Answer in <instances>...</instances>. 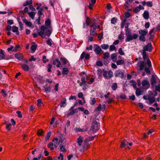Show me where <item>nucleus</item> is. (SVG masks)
I'll list each match as a JSON object with an SVG mask.
<instances>
[{
	"label": "nucleus",
	"instance_id": "1",
	"mask_svg": "<svg viewBox=\"0 0 160 160\" xmlns=\"http://www.w3.org/2000/svg\"><path fill=\"white\" fill-rule=\"evenodd\" d=\"M152 47L151 43H148L146 46L143 47V51L142 53L143 59L145 61H146V60H147V64L149 67L151 66V63L150 60L149 59L146 54V51H147L149 52H151L152 51Z\"/></svg>",
	"mask_w": 160,
	"mask_h": 160
},
{
	"label": "nucleus",
	"instance_id": "2",
	"mask_svg": "<svg viewBox=\"0 0 160 160\" xmlns=\"http://www.w3.org/2000/svg\"><path fill=\"white\" fill-rule=\"evenodd\" d=\"M83 138L81 136H79V137L77 139V142L79 146V147L78 148L79 149L82 151L84 150V149H87L88 147V143L86 141H84L83 142V145L82 148H81L82 144L83 142Z\"/></svg>",
	"mask_w": 160,
	"mask_h": 160
},
{
	"label": "nucleus",
	"instance_id": "3",
	"mask_svg": "<svg viewBox=\"0 0 160 160\" xmlns=\"http://www.w3.org/2000/svg\"><path fill=\"white\" fill-rule=\"evenodd\" d=\"M152 67H149L147 62V60L144 61V60L143 61H142L141 62L140 66V70H142L144 68V70L145 72L148 74H150V72L149 70V68Z\"/></svg>",
	"mask_w": 160,
	"mask_h": 160
},
{
	"label": "nucleus",
	"instance_id": "4",
	"mask_svg": "<svg viewBox=\"0 0 160 160\" xmlns=\"http://www.w3.org/2000/svg\"><path fill=\"white\" fill-rule=\"evenodd\" d=\"M99 127L98 120L94 119L92 122L90 130L92 132L97 131L99 129Z\"/></svg>",
	"mask_w": 160,
	"mask_h": 160
},
{
	"label": "nucleus",
	"instance_id": "5",
	"mask_svg": "<svg viewBox=\"0 0 160 160\" xmlns=\"http://www.w3.org/2000/svg\"><path fill=\"white\" fill-rule=\"evenodd\" d=\"M126 35L127 36V38L126 39V42H129L133 39H136L138 36V35L135 33H134L132 35L131 32L129 31L126 32Z\"/></svg>",
	"mask_w": 160,
	"mask_h": 160
},
{
	"label": "nucleus",
	"instance_id": "6",
	"mask_svg": "<svg viewBox=\"0 0 160 160\" xmlns=\"http://www.w3.org/2000/svg\"><path fill=\"white\" fill-rule=\"evenodd\" d=\"M81 82L79 83L80 86L82 87L83 90H85L88 88V85L87 82L85 81V78L83 77L81 78Z\"/></svg>",
	"mask_w": 160,
	"mask_h": 160
},
{
	"label": "nucleus",
	"instance_id": "7",
	"mask_svg": "<svg viewBox=\"0 0 160 160\" xmlns=\"http://www.w3.org/2000/svg\"><path fill=\"white\" fill-rule=\"evenodd\" d=\"M63 141V140L62 138H60L59 139L58 138H54L52 141L53 144V147L56 148L58 147L59 144L62 143Z\"/></svg>",
	"mask_w": 160,
	"mask_h": 160
},
{
	"label": "nucleus",
	"instance_id": "8",
	"mask_svg": "<svg viewBox=\"0 0 160 160\" xmlns=\"http://www.w3.org/2000/svg\"><path fill=\"white\" fill-rule=\"evenodd\" d=\"M142 84L143 89H148L149 87V82L147 80H144L142 81Z\"/></svg>",
	"mask_w": 160,
	"mask_h": 160
},
{
	"label": "nucleus",
	"instance_id": "9",
	"mask_svg": "<svg viewBox=\"0 0 160 160\" xmlns=\"http://www.w3.org/2000/svg\"><path fill=\"white\" fill-rule=\"evenodd\" d=\"M115 76L116 77H119L121 78L124 77L123 72L119 70L116 71L115 73Z\"/></svg>",
	"mask_w": 160,
	"mask_h": 160
},
{
	"label": "nucleus",
	"instance_id": "10",
	"mask_svg": "<svg viewBox=\"0 0 160 160\" xmlns=\"http://www.w3.org/2000/svg\"><path fill=\"white\" fill-rule=\"evenodd\" d=\"M129 143L128 142L127 140H124L122 142L120 147L121 148H123L127 146L128 149H130V147L128 146Z\"/></svg>",
	"mask_w": 160,
	"mask_h": 160
},
{
	"label": "nucleus",
	"instance_id": "11",
	"mask_svg": "<svg viewBox=\"0 0 160 160\" xmlns=\"http://www.w3.org/2000/svg\"><path fill=\"white\" fill-rule=\"evenodd\" d=\"M46 29L47 28L45 26H42L40 28V31L38 32V35L42 37L44 35Z\"/></svg>",
	"mask_w": 160,
	"mask_h": 160
},
{
	"label": "nucleus",
	"instance_id": "12",
	"mask_svg": "<svg viewBox=\"0 0 160 160\" xmlns=\"http://www.w3.org/2000/svg\"><path fill=\"white\" fill-rule=\"evenodd\" d=\"M90 54L88 53H86L84 52H82L80 56V58L82 59L84 58L86 59H88L90 57Z\"/></svg>",
	"mask_w": 160,
	"mask_h": 160
},
{
	"label": "nucleus",
	"instance_id": "13",
	"mask_svg": "<svg viewBox=\"0 0 160 160\" xmlns=\"http://www.w3.org/2000/svg\"><path fill=\"white\" fill-rule=\"evenodd\" d=\"M94 51L97 55H99L102 51V50L99 46L96 45Z\"/></svg>",
	"mask_w": 160,
	"mask_h": 160
},
{
	"label": "nucleus",
	"instance_id": "14",
	"mask_svg": "<svg viewBox=\"0 0 160 160\" xmlns=\"http://www.w3.org/2000/svg\"><path fill=\"white\" fill-rule=\"evenodd\" d=\"M144 8L141 5H139L134 9V12L136 13L139 12L140 10L143 9Z\"/></svg>",
	"mask_w": 160,
	"mask_h": 160
},
{
	"label": "nucleus",
	"instance_id": "15",
	"mask_svg": "<svg viewBox=\"0 0 160 160\" xmlns=\"http://www.w3.org/2000/svg\"><path fill=\"white\" fill-rule=\"evenodd\" d=\"M148 33V31L147 30H140L139 31V33L140 35L145 36Z\"/></svg>",
	"mask_w": 160,
	"mask_h": 160
},
{
	"label": "nucleus",
	"instance_id": "16",
	"mask_svg": "<svg viewBox=\"0 0 160 160\" xmlns=\"http://www.w3.org/2000/svg\"><path fill=\"white\" fill-rule=\"evenodd\" d=\"M21 67L22 69L25 71H27L29 70V67L25 63L22 64Z\"/></svg>",
	"mask_w": 160,
	"mask_h": 160
},
{
	"label": "nucleus",
	"instance_id": "17",
	"mask_svg": "<svg viewBox=\"0 0 160 160\" xmlns=\"http://www.w3.org/2000/svg\"><path fill=\"white\" fill-rule=\"evenodd\" d=\"M15 57L17 59L19 60H21L22 59V55L20 53H18L15 54Z\"/></svg>",
	"mask_w": 160,
	"mask_h": 160
},
{
	"label": "nucleus",
	"instance_id": "18",
	"mask_svg": "<svg viewBox=\"0 0 160 160\" xmlns=\"http://www.w3.org/2000/svg\"><path fill=\"white\" fill-rule=\"evenodd\" d=\"M12 31L13 32H16L17 35H19V33L18 31V28L16 26H12Z\"/></svg>",
	"mask_w": 160,
	"mask_h": 160
},
{
	"label": "nucleus",
	"instance_id": "19",
	"mask_svg": "<svg viewBox=\"0 0 160 160\" xmlns=\"http://www.w3.org/2000/svg\"><path fill=\"white\" fill-rule=\"evenodd\" d=\"M156 78L154 76H152L151 80V84L152 86H154L156 84Z\"/></svg>",
	"mask_w": 160,
	"mask_h": 160
},
{
	"label": "nucleus",
	"instance_id": "20",
	"mask_svg": "<svg viewBox=\"0 0 160 160\" xmlns=\"http://www.w3.org/2000/svg\"><path fill=\"white\" fill-rule=\"evenodd\" d=\"M149 12L147 11H145L143 14V16L145 19H147L149 18Z\"/></svg>",
	"mask_w": 160,
	"mask_h": 160
},
{
	"label": "nucleus",
	"instance_id": "21",
	"mask_svg": "<svg viewBox=\"0 0 160 160\" xmlns=\"http://www.w3.org/2000/svg\"><path fill=\"white\" fill-rule=\"evenodd\" d=\"M76 131L79 132H84L87 131L88 130V128L86 127L85 128H76L75 129Z\"/></svg>",
	"mask_w": 160,
	"mask_h": 160
},
{
	"label": "nucleus",
	"instance_id": "22",
	"mask_svg": "<svg viewBox=\"0 0 160 160\" xmlns=\"http://www.w3.org/2000/svg\"><path fill=\"white\" fill-rule=\"evenodd\" d=\"M78 112V110L77 108L72 110L68 114V116H70L72 115L75 113Z\"/></svg>",
	"mask_w": 160,
	"mask_h": 160
},
{
	"label": "nucleus",
	"instance_id": "23",
	"mask_svg": "<svg viewBox=\"0 0 160 160\" xmlns=\"http://www.w3.org/2000/svg\"><path fill=\"white\" fill-rule=\"evenodd\" d=\"M44 90L47 93L49 92H50L51 89L50 88L48 87L47 85H45L43 87Z\"/></svg>",
	"mask_w": 160,
	"mask_h": 160
},
{
	"label": "nucleus",
	"instance_id": "24",
	"mask_svg": "<svg viewBox=\"0 0 160 160\" xmlns=\"http://www.w3.org/2000/svg\"><path fill=\"white\" fill-rule=\"evenodd\" d=\"M69 70L67 68H63L62 71V74L63 75L67 74Z\"/></svg>",
	"mask_w": 160,
	"mask_h": 160
},
{
	"label": "nucleus",
	"instance_id": "25",
	"mask_svg": "<svg viewBox=\"0 0 160 160\" xmlns=\"http://www.w3.org/2000/svg\"><path fill=\"white\" fill-rule=\"evenodd\" d=\"M50 23L51 22L49 19L46 20L45 22V25L46 26V28H49L50 26Z\"/></svg>",
	"mask_w": 160,
	"mask_h": 160
},
{
	"label": "nucleus",
	"instance_id": "26",
	"mask_svg": "<svg viewBox=\"0 0 160 160\" xmlns=\"http://www.w3.org/2000/svg\"><path fill=\"white\" fill-rule=\"evenodd\" d=\"M124 63V60L123 59H122L118 60L116 62V64L117 65H120Z\"/></svg>",
	"mask_w": 160,
	"mask_h": 160
},
{
	"label": "nucleus",
	"instance_id": "27",
	"mask_svg": "<svg viewBox=\"0 0 160 160\" xmlns=\"http://www.w3.org/2000/svg\"><path fill=\"white\" fill-rule=\"evenodd\" d=\"M28 14L29 16L32 19H34L35 14V12H28Z\"/></svg>",
	"mask_w": 160,
	"mask_h": 160
},
{
	"label": "nucleus",
	"instance_id": "28",
	"mask_svg": "<svg viewBox=\"0 0 160 160\" xmlns=\"http://www.w3.org/2000/svg\"><path fill=\"white\" fill-rule=\"evenodd\" d=\"M155 133V131L153 129H149L148 132V135H150V136H152V135L154 134Z\"/></svg>",
	"mask_w": 160,
	"mask_h": 160
},
{
	"label": "nucleus",
	"instance_id": "29",
	"mask_svg": "<svg viewBox=\"0 0 160 160\" xmlns=\"http://www.w3.org/2000/svg\"><path fill=\"white\" fill-rule=\"evenodd\" d=\"M66 101V99L64 98L63 100L61 102L60 105L61 107H64L65 105Z\"/></svg>",
	"mask_w": 160,
	"mask_h": 160
},
{
	"label": "nucleus",
	"instance_id": "30",
	"mask_svg": "<svg viewBox=\"0 0 160 160\" xmlns=\"http://www.w3.org/2000/svg\"><path fill=\"white\" fill-rule=\"evenodd\" d=\"M117 56L116 54L113 53L111 55V58L113 60V61L115 62L117 60Z\"/></svg>",
	"mask_w": 160,
	"mask_h": 160
},
{
	"label": "nucleus",
	"instance_id": "31",
	"mask_svg": "<svg viewBox=\"0 0 160 160\" xmlns=\"http://www.w3.org/2000/svg\"><path fill=\"white\" fill-rule=\"evenodd\" d=\"M53 146V144L52 142H50L48 145V147L50 148L51 150H53L54 149Z\"/></svg>",
	"mask_w": 160,
	"mask_h": 160
},
{
	"label": "nucleus",
	"instance_id": "32",
	"mask_svg": "<svg viewBox=\"0 0 160 160\" xmlns=\"http://www.w3.org/2000/svg\"><path fill=\"white\" fill-rule=\"evenodd\" d=\"M32 0H28L25 2L23 3V5L24 6H25L32 3Z\"/></svg>",
	"mask_w": 160,
	"mask_h": 160
},
{
	"label": "nucleus",
	"instance_id": "33",
	"mask_svg": "<svg viewBox=\"0 0 160 160\" xmlns=\"http://www.w3.org/2000/svg\"><path fill=\"white\" fill-rule=\"evenodd\" d=\"M149 102V103L150 104L154 102L155 101V99L154 97L150 98L149 97L148 100Z\"/></svg>",
	"mask_w": 160,
	"mask_h": 160
},
{
	"label": "nucleus",
	"instance_id": "34",
	"mask_svg": "<svg viewBox=\"0 0 160 160\" xmlns=\"http://www.w3.org/2000/svg\"><path fill=\"white\" fill-rule=\"evenodd\" d=\"M142 91L140 88H137L136 92V94L137 96H138L141 94Z\"/></svg>",
	"mask_w": 160,
	"mask_h": 160
},
{
	"label": "nucleus",
	"instance_id": "35",
	"mask_svg": "<svg viewBox=\"0 0 160 160\" xmlns=\"http://www.w3.org/2000/svg\"><path fill=\"white\" fill-rule=\"evenodd\" d=\"M109 45L107 44H103L101 45V47L102 49H107L109 48Z\"/></svg>",
	"mask_w": 160,
	"mask_h": 160
},
{
	"label": "nucleus",
	"instance_id": "36",
	"mask_svg": "<svg viewBox=\"0 0 160 160\" xmlns=\"http://www.w3.org/2000/svg\"><path fill=\"white\" fill-rule=\"evenodd\" d=\"M5 124L6 125V128L8 130H10L11 129V124L10 123H8L7 122L5 121Z\"/></svg>",
	"mask_w": 160,
	"mask_h": 160
},
{
	"label": "nucleus",
	"instance_id": "37",
	"mask_svg": "<svg viewBox=\"0 0 160 160\" xmlns=\"http://www.w3.org/2000/svg\"><path fill=\"white\" fill-rule=\"evenodd\" d=\"M51 132H48V133L46 136L45 139H46V141H47L49 140V138H50L51 136Z\"/></svg>",
	"mask_w": 160,
	"mask_h": 160
},
{
	"label": "nucleus",
	"instance_id": "38",
	"mask_svg": "<svg viewBox=\"0 0 160 160\" xmlns=\"http://www.w3.org/2000/svg\"><path fill=\"white\" fill-rule=\"evenodd\" d=\"M60 60L64 64H66L68 62L67 60L64 58H61Z\"/></svg>",
	"mask_w": 160,
	"mask_h": 160
},
{
	"label": "nucleus",
	"instance_id": "39",
	"mask_svg": "<svg viewBox=\"0 0 160 160\" xmlns=\"http://www.w3.org/2000/svg\"><path fill=\"white\" fill-rule=\"evenodd\" d=\"M24 22L28 26L31 27L32 25V24L30 22H28L26 19L23 20Z\"/></svg>",
	"mask_w": 160,
	"mask_h": 160
},
{
	"label": "nucleus",
	"instance_id": "40",
	"mask_svg": "<svg viewBox=\"0 0 160 160\" xmlns=\"http://www.w3.org/2000/svg\"><path fill=\"white\" fill-rule=\"evenodd\" d=\"M47 42L49 46H51L53 42L51 39L48 38L47 41Z\"/></svg>",
	"mask_w": 160,
	"mask_h": 160
},
{
	"label": "nucleus",
	"instance_id": "41",
	"mask_svg": "<svg viewBox=\"0 0 160 160\" xmlns=\"http://www.w3.org/2000/svg\"><path fill=\"white\" fill-rule=\"evenodd\" d=\"M5 57V55L3 52L2 50H1L0 51V59H2Z\"/></svg>",
	"mask_w": 160,
	"mask_h": 160
},
{
	"label": "nucleus",
	"instance_id": "42",
	"mask_svg": "<svg viewBox=\"0 0 160 160\" xmlns=\"http://www.w3.org/2000/svg\"><path fill=\"white\" fill-rule=\"evenodd\" d=\"M43 9L42 8H40V9L38 11V15L39 17H40L42 14V11H43Z\"/></svg>",
	"mask_w": 160,
	"mask_h": 160
},
{
	"label": "nucleus",
	"instance_id": "43",
	"mask_svg": "<svg viewBox=\"0 0 160 160\" xmlns=\"http://www.w3.org/2000/svg\"><path fill=\"white\" fill-rule=\"evenodd\" d=\"M117 18H113L111 19V22L112 24H115L117 21Z\"/></svg>",
	"mask_w": 160,
	"mask_h": 160
},
{
	"label": "nucleus",
	"instance_id": "44",
	"mask_svg": "<svg viewBox=\"0 0 160 160\" xmlns=\"http://www.w3.org/2000/svg\"><path fill=\"white\" fill-rule=\"evenodd\" d=\"M45 32L46 34L48 36H50L51 33V31L50 30L48 29L47 28V29L45 31Z\"/></svg>",
	"mask_w": 160,
	"mask_h": 160
},
{
	"label": "nucleus",
	"instance_id": "45",
	"mask_svg": "<svg viewBox=\"0 0 160 160\" xmlns=\"http://www.w3.org/2000/svg\"><path fill=\"white\" fill-rule=\"evenodd\" d=\"M78 97L79 98H81L83 100L84 99V98L83 97V94L82 92H79L78 94Z\"/></svg>",
	"mask_w": 160,
	"mask_h": 160
},
{
	"label": "nucleus",
	"instance_id": "46",
	"mask_svg": "<svg viewBox=\"0 0 160 160\" xmlns=\"http://www.w3.org/2000/svg\"><path fill=\"white\" fill-rule=\"evenodd\" d=\"M139 39L140 40L144 42L146 40L145 37L144 36L140 35L139 37Z\"/></svg>",
	"mask_w": 160,
	"mask_h": 160
},
{
	"label": "nucleus",
	"instance_id": "47",
	"mask_svg": "<svg viewBox=\"0 0 160 160\" xmlns=\"http://www.w3.org/2000/svg\"><path fill=\"white\" fill-rule=\"evenodd\" d=\"M57 62L56 67L58 68L60 67V65L61 64L60 62L58 59H56V61Z\"/></svg>",
	"mask_w": 160,
	"mask_h": 160
},
{
	"label": "nucleus",
	"instance_id": "48",
	"mask_svg": "<svg viewBox=\"0 0 160 160\" xmlns=\"http://www.w3.org/2000/svg\"><path fill=\"white\" fill-rule=\"evenodd\" d=\"M117 87L118 86L117 84L115 83H114L113 84V85L112 86V88L113 90H115L116 89Z\"/></svg>",
	"mask_w": 160,
	"mask_h": 160
},
{
	"label": "nucleus",
	"instance_id": "49",
	"mask_svg": "<svg viewBox=\"0 0 160 160\" xmlns=\"http://www.w3.org/2000/svg\"><path fill=\"white\" fill-rule=\"evenodd\" d=\"M96 102L95 98H92L90 101V103L91 104H94Z\"/></svg>",
	"mask_w": 160,
	"mask_h": 160
},
{
	"label": "nucleus",
	"instance_id": "50",
	"mask_svg": "<svg viewBox=\"0 0 160 160\" xmlns=\"http://www.w3.org/2000/svg\"><path fill=\"white\" fill-rule=\"evenodd\" d=\"M37 105L38 107H40L42 105L41 99H39L38 100Z\"/></svg>",
	"mask_w": 160,
	"mask_h": 160
},
{
	"label": "nucleus",
	"instance_id": "51",
	"mask_svg": "<svg viewBox=\"0 0 160 160\" xmlns=\"http://www.w3.org/2000/svg\"><path fill=\"white\" fill-rule=\"evenodd\" d=\"M116 47L114 45H112L110 46L109 48V51H112L115 49Z\"/></svg>",
	"mask_w": 160,
	"mask_h": 160
},
{
	"label": "nucleus",
	"instance_id": "52",
	"mask_svg": "<svg viewBox=\"0 0 160 160\" xmlns=\"http://www.w3.org/2000/svg\"><path fill=\"white\" fill-rule=\"evenodd\" d=\"M37 48V46L34 45H32L31 47V49L33 52H34L36 50Z\"/></svg>",
	"mask_w": 160,
	"mask_h": 160
},
{
	"label": "nucleus",
	"instance_id": "53",
	"mask_svg": "<svg viewBox=\"0 0 160 160\" xmlns=\"http://www.w3.org/2000/svg\"><path fill=\"white\" fill-rule=\"evenodd\" d=\"M101 108H102V105H99L98 107H97L95 109V110L96 112H98L101 110Z\"/></svg>",
	"mask_w": 160,
	"mask_h": 160
},
{
	"label": "nucleus",
	"instance_id": "54",
	"mask_svg": "<svg viewBox=\"0 0 160 160\" xmlns=\"http://www.w3.org/2000/svg\"><path fill=\"white\" fill-rule=\"evenodd\" d=\"M48 71L49 72H50L51 71V68L52 67V66L51 64H48Z\"/></svg>",
	"mask_w": 160,
	"mask_h": 160
},
{
	"label": "nucleus",
	"instance_id": "55",
	"mask_svg": "<svg viewBox=\"0 0 160 160\" xmlns=\"http://www.w3.org/2000/svg\"><path fill=\"white\" fill-rule=\"evenodd\" d=\"M109 53L108 52H105L103 54V57L104 58H108Z\"/></svg>",
	"mask_w": 160,
	"mask_h": 160
},
{
	"label": "nucleus",
	"instance_id": "56",
	"mask_svg": "<svg viewBox=\"0 0 160 160\" xmlns=\"http://www.w3.org/2000/svg\"><path fill=\"white\" fill-rule=\"evenodd\" d=\"M17 114V116L19 118H22V115L21 114V112L19 111H18L16 112Z\"/></svg>",
	"mask_w": 160,
	"mask_h": 160
},
{
	"label": "nucleus",
	"instance_id": "57",
	"mask_svg": "<svg viewBox=\"0 0 160 160\" xmlns=\"http://www.w3.org/2000/svg\"><path fill=\"white\" fill-rule=\"evenodd\" d=\"M43 61L44 63H45L46 62H48L49 61V59L46 58V57L45 56H43L42 57Z\"/></svg>",
	"mask_w": 160,
	"mask_h": 160
},
{
	"label": "nucleus",
	"instance_id": "58",
	"mask_svg": "<svg viewBox=\"0 0 160 160\" xmlns=\"http://www.w3.org/2000/svg\"><path fill=\"white\" fill-rule=\"evenodd\" d=\"M60 150L62 152H65L66 151V150L64 147L62 145H60Z\"/></svg>",
	"mask_w": 160,
	"mask_h": 160
},
{
	"label": "nucleus",
	"instance_id": "59",
	"mask_svg": "<svg viewBox=\"0 0 160 160\" xmlns=\"http://www.w3.org/2000/svg\"><path fill=\"white\" fill-rule=\"evenodd\" d=\"M155 89L157 91L160 92V83L157 85L155 86Z\"/></svg>",
	"mask_w": 160,
	"mask_h": 160
},
{
	"label": "nucleus",
	"instance_id": "60",
	"mask_svg": "<svg viewBox=\"0 0 160 160\" xmlns=\"http://www.w3.org/2000/svg\"><path fill=\"white\" fill-rule=\"evenodd\" d=\"M108 78H110L112 76V71H108Z\"/></svg>",
	"mask_w": 160,
	"mask_h": 160
},
{
	"label": "nucleus",
	"instance_id": "61",
	"mask_svg": "<svg viewBox=\"0 0 160 160\" xmlns=\"http://www.w3.org/2000/svg\"><path fill=\"white\" fill-rule=\"evenodd\" d=\"M130 82L131 83H132L131 85L133 88H136V83L133 80L130 81Z\"/></svg>",
	"mask_w": 160,
	"mask_h": 160
},
{
	"label": "nucleus",
	"instance_id": "62",
	"mask_svg": "<svg viewBox=\"0 0 160 160\" xmlns=\"http://www.w3.org/2000/svg\"><path fill=\"white\" fill-rule=\"evenodd\" d=\"M118 52L121 55H123L124 54V52L122 51V48H120L118 50Z\"/></svg>",
	"mask_w": 160,
	"mask_h": 160
},
{
	"label": "nucleus",
	"instance_id": "63",
	"mask_svg": "<svg viewBox=\"0 0 160 160\" xmlns=\"http://www.w3.org/2000/svg\"><path fill=\"white\" fill-rule=\"evenodd\" d=\"M1 92L2 93V95L4 97H5L7 96V93H6V92L5 90H4V89L2 90H1Z\"/></svg>",
	"mask_w": 160,
	"mask_h": 160
},
{
	"label": "nucleus",
	"instance_id": "64",
	"mask_svg": "<svg viewBox=\"0 0 160 160\" xmlns=\"http://www.w3.org/2000/svg\"><path fill=\"white\" fill-rule=\"evenodd\" d=\"M43 132H44L42 130H39L38 132V136L41 135Z\"/></svg>",
	"mask_w": 160,
	"mask_h": 160
}]
</instances>
